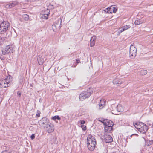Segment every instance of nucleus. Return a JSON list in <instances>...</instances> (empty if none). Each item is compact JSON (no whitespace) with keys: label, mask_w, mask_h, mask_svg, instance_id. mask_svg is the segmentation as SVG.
<instances>
[{"label":"nucleus","mask_w":153,"mask_h":153,"mask_svg":"<svg viewBox=\"0 0 153 153\" xmlns=\"http://www.w3.org/2000/svg\"><path fill=\"white\" fill-rule=\"evenodd\" d=\"M96 144V140L92 136H90L87 137V145L88 148L91 151H93L95 148Z\"/></svg>","instance_id":"1"},{"label":"nucleus","mask_w":153,"mask_h":153,"mask_svg":"<svg viewBox=\"0 0 153 153\" xmlns=\"http://www.w3.org/2000/svg\"><path fill=\"white\" fill-rule=\"evenodd\" d=\"M93 91V88H89L86 91L82 92L79 96V99L81 101H83L86 98L89 97L92 93Z\"/></svg>","instance_id":"2"},{"label":"nucleus","mask_w":153,"mask_h":153,"mask_svg":"<svg viewBox=\"0 0 153 153\" xmlns=\"http://www.w3.org/2000/svg\"><path fill=\"white\" fill-rule=\"evenodd\" d=\"M1 51L3 55H6L13 53L14 50L12 45H9L2 48Z\"/></svg>","instance_id":"3"},{"label":"nucleus","mask_w":153,"mask_h":153,"mask_svg":"<svg viewBox=\"0 0 153 153\" xmlns=\"http://www.w3.org/2000/svg\"><path fill=\"white\" fill-rule=\"evenodd\" d=\"M9 26V23L7 21L0 22V33L3 34L6 32Z\"/></svg>","instance_id":"4"},{"label":"nucleus","mask_w":153,"mask_h":153,"mask_svg":"<svg viewBox=\"0 0 153 153\" xmlns=\"http://www.w3.org/2000/svg\"><path fill=\"white\" fill-rule=\"evenodd\" d=\"M10 76H7L5 79L0 81V87L1 88H4L9 86L10 85V81L9 80Z\"/></svg>","instance_id":"5"},{"label":"nucleus","mask_w":153,"mask_h":153,"mask_svg":"<svg viewBox=\"0 0 153 153\" xmlns=\"http://www.w3.org/2000/svg\"><path fill=\"white\" fill-rule=\"evenodd\" d=\"M129 53L130 56L132 57V58L136 56L137 53V48H136L134 45H131Z\"/></svg>","instance_id":"6"},{"label":"nucleus","mask_w":153,"mask_h":153,"mask_svg":"<svg viewBox=\"0 0 153 153\" xmlns=\"http://www.w3.org/2000/svg\"><path fill=\"white\" fill-rule=\"evenodd\" d=\"M111 108L110 109H112L113 111L116 109L118 112H120L123 111V107L120 104L118 105L117 107L114 104H112L111 105Z\"/></svg>","instance_id":"7"},{"label":"nucleus","mask_w":153,"mask_h":153,"mask_svg":"<svg viewBox=\"0 0 153 153\" xmlns=\"http://www.w3.org/2000/svg\"><path fill=\"white\" fill-rule=\"evenodd\" d=\"M44 128L48 133L52 132L54 130L53 125L50 123L44 126Z\"/></svg>","instance_id":"8"},{"label":"nucleus","mask_w":153,"mask_h":153,"mask_svg":"<svg viewBox=\"0 0 153 153\" xmlns=\"http://www.w3.org/2000/svg\"><path fill=\"white\" fill-rule=\"evenodd\" d=\"M102 139L106 143H111L113 141L112 137L110 135L105 134L104 136L102 137Z\"/></svg>","instance_id":"9"},{"label":"nucleus","mask_w":153,"mask_h":153,"mask_svg":"<svg viewBox=\"0 0 153 153\" xmlns=\"http://www.w3.org/2000/svg\"><path fill=\"white\" fill-rule=\"evenodd\" d=\"M48 120L46 117H43L39 121V125L41 126H44L45 125H47V124L48 123Z\"/></svg>","instance_id":"10"},{"label":"nucleus","mask_w":153,"mask_h":153,"mask_svg":"<svg viewBox=\"0 0 153 153\" xmlns=\"http://www.w3.org/2000/svg\"><path fill=\"white\" fill-rule=\"evenodd\" d=\"M141 128H140V132L143 134L145 133L147 131L148 128V126L144 124H141Z\"/></svg>","instance_id":"11"},{"label":"nucleus","mask_w":153,"mask_h":153,"mask_svg":"<svg viewBox=\"0 0 153 153\" xmlns=\"http://www.w3.org/2000/svg\"><path fill=\"white\" fill-rule=\"evenodd\" d=\"M50 11L49 10L47 9L45 10V12L44 13L41 14V16L42 18L47 19H48V16L49 14Z\"/></svg>","instance_id":"12"},{"label":"nucleus","mask_w":153,"mask_h":153,"mask_svg":"<svg viewBox=\"0 0 153 153\" xmlns=\"http://www.w3.org/2000/svg\"><path fill=\"white\" fill-rule=\"evenodd\" d=\"M108 126H105V133H109L112 130V125L111 124V125L107 124Z\"/></svg>","instance_id":"13"},{"label":"nucleus","mask_w":153,"mask_h":153,"mask_svg":"<svg viewBox=\"0 0 153 153\" xmlns=\"http://www.w3.org/2000/svg\"><path fill=\"white\" fill-rule=\"evenodd\" d=\"M18 4L17 2L14 1L12 2L7 4L5 6V7L6 8H10L14 7L15 6L17 5Z\"/></svg>","instance_id":"14"},{"label":"nucleus","mask_w":153,"mask_h":153,"mask_svg":"<svg viewBox=\"0 0 153 153\" xmlns=\"http://www.w3.org/2000/svg\"><path fill=\"white\" fill-rule=\"evenodd\" d=\"M46 59L44 58L42 56H39L38 57L37 60L39 64L40 65H42L44 61Z\"/></svg>","instance_id":"15"},{"label":"nucleus","mask_w":153,"mask_h":153,"mask_svg":"<svg viewBox=\"0 0 153 153\" xmlns=\"http://www.w3.org/2000/svg\"><path fill=\"white\" fill-rule=\"evenodd\" d=\"M106 103V100H105L103 99L100 100V103L99 104V106L100 109H101L104 107Z\"/></svg>","instance_id":"16"},{"label":"nucleus","mask_w":153,"mask_h":153,"mask_svg":"<svg viewBox=\"0 0 153 153\" xmlns=\"http://www.w3.org/2000/svg\"><path fill=\"white\" fill-rule=\"evenodd\" d=\"M113 83L115 85L119 86L122 84V82L120 81L119 79L116 78L113 80Z\"/></svg>","instance_id":"17"},{"label":"nucleus","mask_w":153,"mask_h":153,"mask_svg":"<svg viewBox=\"0 0 153 153\" xmlns=\"http://www.w3.org/2000/svg\"><path fill=\"white\" fill-rule=\"evenodd\" d=\"M96 39V36H93L90 39V46L91 47H92L94 45Z\"/></svg>","instance_id":"18"},{"label":"nucleus","mask_w":153,"mask_h":153,"mask_svg":"<svg viewBox=\"0 0 153 153\" xmlns=\"http://www.w3.org/2000/svg\"><path fill=\"white\" fill-rule=\"evenodd\" d=\"M102 123L105 126H108V125L107 124H109V125H111V124H112V126L113 125V122L112 121L108 120H106L105 121L104 120L102 122Z\"/></svg>","instance_id":"19"},{"label":"nucleus","mask_w":153,"mask_h":153,"mask_svg":"<svg viewBox=\"0 0 153 153\" xmlns=\"http://www.w3.org/2000/svg\"><path fill=\"white\" fill-rule=\"evenodd\" d=\"M141 124H143L142 123H140L139 124L136 123L134 126L135 127L137 128L139 131H140V128H141Z\"/></svg>","instance_id":"20"},{"label":"nucleus","mask_w":153,"mask_h":153,"mask_svg":"<svg viewBox=\"0 0 153 153\" xmlns=\"http://www.w3.org/2000/svg\"><path fill=\"white\" fill-rule=\"evenodd\" d=\"M147 71L145 69H142L140 71V74L142 75H145L147 74Z\"/></svg>","instance_id":"21"},{"label":"nucleus","mask_w":153,"mask_h":153,"mask_svg":"<svg viewBox=\"0 0 153 153\" xmlns=\"http://www.w3.org/2000/svg\"><path fill=\"white\" fill-rule=\"evenodd\" d=\"M22 17L23 19L27 21L29 19V16L27 14H24L22 16Z\"/></svg>","instance_id":"22"},{"label":"nucleus","mask_w":153,"mask_h":153,"mask_svg":"<svg viewBox=\"0 0 153 153\" xmlns=\"http://www.w3.org/2000/svg\"><path fill=\"white\" fill-rule=\"evenodd\" d=\"M131 26L129 25H126L122 27L123 30H126L131 28Z\"/></svg>","instance_id":"23"},{"label":"nucleus","mask_w":153,"mask_h":153,"mask_svg":"<svg viewBox=\"0 0 153 153\" xmlns=\"http://www.w3.org/2000/svg\"><path fill=\"white\" fill-rule=\"evenodd\" d=\"M142 22L141 21L140 19L136 20L134 22V24L135 25H138L141 24Z\"/></svg>","instance_id":"24"},{"label":"nucleus","mask_w":153,"mask_h":153,"mask_svg":"<svg viewBox=\"0 0 153 153\" xmlns=\"http://www.w3.org/2000/svg\"><path fill=\"white\" fill-rule=\"evenodd\" d=\"M111 7H108L105 9V10H104V11L105 12H107V13H112V12L111 11Z\"/></svg>","instance_id":"25"},{"label":"nucleus","mask_w":153,"mask_h":153,"mask_svg":"<svg viewBox=\"0 0 153 153\" xmlns=\"http://www.w3.org/2000/svg\"><path fill=\"white\" fill-rule=\"evenodd\" d=\"M111 11L114 13H115L117 11V8H116L115 7H114L112 6L111 7Z\"/></svg>","instance_id":"26"},{"label":"nucleus","mask_w":153,"mask_h":153,"mask_svg":"<svg viewBox=\"0 0 153 153\" xmlns=\"http://www.w3.org/2000/svg\"><path fill=\"white\" fill-rule=\"evenodd\" d=\"M52 119L54 120H55L56 119H57L58 120H60V118L59 117V116L57 115L53 117L52 118Z\"/></svg>","instance_id":"27"},{"label":"nucleus","mask_w":153,"mask_h":153,"mask_svg":"<svg viewBox=\"0 0 153 153\" xmlns=\"http://www.w3.org/2000/svg\"><path fill=\"white\" fill-rule=\"evenodd\" d=\"M76 65H72L71 67H75L76 66L77 64L80 62V60L78 59H76Z\"/></svg>","instance_id":"28"},{"label":"nucleus","mask_w":153,"mask_h":153,"mask_svg":"<svg viewBox=\"0 0 153 153\" xmlns=\"http://www.w3.org/2000/svg\"><path fill=\"white\" fill-rule=\"evenodd\" d=\"M81 127L82 129L83 130H85L86 129V126L83 125H82L81 126Z\"/></svg>","instance_id":"29"},{"label":"nucleus","mask_w":153,"mask_h":153,"mask_svg":"<svg viewBox=\"0 0 153 153\" xmlns=\"http://www.w3.org/2000/svg\"><path fill=\"white\" fill-rule=\"evenodd\" d=\"M11 152L10 151L5 150L3 151L1 153H11Z\"/></svg>","instance_id":"30"},{"label":"nucleus","mask_w":153,"mask_h":153,"mask_svg":"<svg viewBox=\"0 0 153 153\" xmlns=\"http://www.w3.org/2000/svg\"><path fill=\"white\" fill-rule=\"evenodd\" d=\"M123 31H124V30H123V28L122 27L119 29V30H118V33L119 34H120Z\"/></svg>","instance_id":"31"},{"label":"nucleus","mask_w":153,"mask_h":153,"mask_svg":"<svg viewBox=\"0 0 153 153\" xmlns=\"http://www.w3.org/2000/svg\"><path fill=\"white\" fill-rule=\"evenodd\" d=\"M134 136H136V137H137L138 136V135L137 134H133L130 136V138L129 137V138H132V137Z\"/></svg>","instance_id":"32"},{"label":"nucleus","mask_w":153,"mask_h":153,"mask_svg":"<svg viewBox=\"0 0 153 153\" xmlns=\"http://www.w3.org/2000/svg\"><path fill=\"white\" fill-rule=\"evenodd\" d=\"M20 83H21V82H22V80H23V77L22 76H20Z\"/></svg>","instance_id":"33"},{"label":"nucleus","mask_w":153,"mask_h":153,"mask_svg":"<svg viewBox=\"0 0 153 153\" xmlns=\"http://www.w3.org/2000/svg\"><path fill=\"white\" fill-rule=\"evenodd\" d=\"M80 122L81 124H83L85 123V121L83 120H80Z\"/></svg>","instance_id":"34"},{"label":"nucleus","mask_w":153,"mask_h":153,"mask_svg":"<svg viewBox=\"0 0 153 153\" xmlns=\"http://www.w3.org/2000/svg\"><path fill=\"white\" fill-rule=\"evenodd\" d=\"M0 59L1 60H3L4 59V57L1 55H0Z\"/></svg>","instance_id":"35"},{"label":"nucleus","mask_w":153,"mask_h":153,"mask_svg":"<svg viewBox=\"0 0 153 153\" xmlns=\"http://www.w3.org/2000/svg\"><path fill=\"white\" fill-rule=\"evenodd\" d=\"M30 137L32 140H33L35 138V135L34 134H32L31 135Z\"/></svg>","instance_id":"36"},{"label":"nucleus","mask_w":153,"mask_h":153,"mask_svg":"<svg viewBox=\"0 0 153 153\" xmlns=\"http://www.w3.org/2000/svg\"><path fill=\"white\" fill-rule=\"evenodd\" d=\"M52 26H53V30H54V27L56 28V25H53Z\"/></svg>","instance_id":"37"},{"label":"nucleus","mask_w":153,"mask_h":153,"mask_svg":"<svg viewBox=\"0 0 153 153\" xmlns=\"http://www.w3.org/2000/svg\"><path fill=\"white\" fill-rule=\"evenodd\" d=\"M36 116L38 117H39L40 116V114L38 113V114H37Z\"/></svg>","instance_id":"38"},{"label":"nucleus","mask_w":153,"mask_h":153,"mask_svg":"<svg viewBox=\"0 0 153 153\" xmlns=\"http://www.w3.org/2000/svg\"><path fill=\"white\" fill-rule=\"evenodd\" d=\"M18 95H19V97L21 96V93H18Z\"/></svg>","instance_id":"39"},{"label":"nucleus","mask_w":153,"mask_h":153,"mask_svg":"<svg viewBox=\"0 0 153 153\" xmlns=\"http://www.w3.org/2000/svg\"><path fill=\"white\" fill-rule=\"evenodd\" d=\"M112 153H116V152H112Z\"/></svg>","instance_id":"40"},{"label":"nucleus","mask_w":153,"mask_h":153,"mask_svg":"<svg viewBox=\"0 0 153 153\" xmlns=\"http://www.w3.org/2000/svg\"><path fill=\"white\" fill-rule=\"evenodd\" d=\"M61 21L60 25H61Z\"/></svg>","instance_id":"41"},{"label":"nucleus","mask_w":153,"mask_h":153,"mask_svg":"<svg viewBox=\"0 0 153 153\" xmlns=\"http://www.w3.org/2000/svg\"><path fill=\"white\" fill-rule=\"evenodd\" d=\"M114 114H117L116 113H113Z\"/></svg>","instance_id":"42"}]
</instances>
